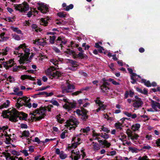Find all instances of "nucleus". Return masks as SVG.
Here are the masks:
<instances>
[{
  "mask_svg": "<svg viewBox=\"0 0 160 160\" xmlns=\"http://www.w3.org/2000/svg\"><path fill=\"white\" fill-rule=\"evenodd\" d=\"M25 47H26L25 44L23 43L22 44H21L18 47L15 48V50L17 51H19L20 48H22L24 49L23 48H25Z\"/></svg>",
  "mask_w": 160,
  "mask_h": 160,
  "instance_id": "a19ab883",
  "label": "nucleus"
},
{
  "mask_svg": "<svg viewBox=\"0 0 160 160\" xmlns=\"http://www.w3.org/2000/svg\"><path fill=\"white\" fill-rule=\"evenodd\" d=\"M64 152L63 151H61V154L59 155L60 158L62 159H65L67 157L66 154H64Z\"/></svg>",
  "mask_w": 160,
  "mask_h": 160,
  "instance_id": "f704fd0d",
  "label": "nucleus"
},
{
  "mask_svg": "<svg viewBox=\"0 0 160 160\" xmlns=\"http://www.w3.org/2000/svg\"><path fill=\"white\" fill-rule=\"evenodd\" d=\"M22 136L21 137H22V136H25L27 137H29L30 133L28 131L25 130L22 132Z\"/></svg>",
  "mask_w": 160,
  "mask_h": 160,
  "instance_id": "c756f323",
  "label": "nucleus"
},
{
  "mask_svg": "<svg viewBox=\"0 0 160 160\" xmlns=\"http://www.w3.org/2000/svg\"><path fill=\"white\" fill-rule=\"evenodd\" d=\"M33 142H37L38 144H40L41 142H42V141H41L38 137H36L35 138L34 141L33 140Z\"/></svg>",
  "mask_w": 160,
  "mask_h": 160,
  "instance_id": "6e6d98bb",
  "label": "nucleus"
},
{
  "mask_svg": "<svg viewBox=\"0 0 160 160\" xmlns=\"http://www.w3.org/2000/svg\"><path fill=\"white\" fill-rule=\"evenodd\" d=\"M90 130V129L89 127H87L85 128H82L81 130L80 131L82 132L83 133H87L88 132H89Z\"/></svg>",
  "mask_w": 160,
  "mask_h": 160,
  "instance_id": "e433bc0d",
  "label": "nucleus"
},
{
  "mask_svg": "<svg viewBox=\"0 0 160 160\" xmlns=\"http://www.w3.org/2000/svg\"><path fill=\"white\" fill-rule=\"evenodd\" d=\"M39 40L40 39H37L38 43H37V44L40 45L41 46H44L47 43L46 41H40Z\"/></svg>",
  "mask_w": 160,
  "mask_h": 160,
  "instance_id": "2f4dec72",
  "label": "nucleus"
},
{
  "mask_svg": "<svg viewBox=\"0 0 160 160\" xmlns=\"http://www.w3.org/2000/svg\"><path fill=\"white\" fill-rule=\"evenodd\" d=\"M63 101L64 102L68 103V104L65 103L63 106V107L66 109H67L68 111H70L72 108H74L76 107V103L75 102H68V99L67 98H63Z\"/></svg>",
  "mask_w": 160,
  "mask_h": 160,
  "instance_id": "6e6552de",
  "label": "nucleus"
},
{
  "mask_svg": "<svg viewBox=\"0 0 160 160\" xmlns=\"http://www.w3.org/2000/svg\"><path fill=\"white\" fill-rule=\"evenodd\" d=\"M65 52L67 54L69 55H74L75 54V52L74 51L71 50L69 48H67V51Z\"/></svg>",
  "mask_w": 160,
  "mask_h": 160,
  "instance_id": "473e14b6",
  "label": "nucleus"
},
{
  "mask_svg": "<svg viewBox=\"0 0 160 160\" xmlns=\"http://www.w3.org/2000/svg\"><path fill=\"white\" fill-rule=\"evenodd\" d=\"M23 48L24 51L25 52L24 57H26V58H28L30 54V50L28 48H26V47Z\"/></svg>",
  "mask_w": 160,
  "mask_h": 160,
  "instance_id": "a211bd4d",
  "label": "nucleus"
},
{
  "mask_svg": "<svg viewBox=\"0 0 160 160\" xmlns=\"http://www.w3.org/2000/svg\"><path fill=\"white\" fill-rule=\"evenodd\" d=\"M62 40L61 41V43H60V46L61 49H62L63 47V44H66L67 42V39L63 37H61Z\"/></svg>",
  "mask_w": 160,
  "mask_h": 160,
  "instance_id": "aec40b11",
  "label": "nucleus"
},
{
  "mask_svg": "<svg viewBox=\"0 0 160 160\" xmlns=\"http://www.w3.org/2000/svg\"><path fill=\"white\" fill-rule=\"evenodd\" d=\"M61 88L62 89V93L64 94L65 93H69L72 91V90L75 89V87L74 85L71 84H68L66 87L64 85H62L61 86Z\"/></svg>",
  "mask_w": 160,
  "mask_h": 160,
  "instance_id": "423d86ee",
  "label": "nucleus"
},
{
  "mask_svg": "<svg viewBox=\"0 0 160 160\" xmlns=\"http://www.w3.org/2000/svg\"><path fill=\"white\" fill-rule=\"evenodd\" d=\"M83 52H79L77 55V57L79 58H80L82 59L85 58V56L83 53Z\"/></svg>",
  "mask_w": 160,
  "mask_h": 160,
  "instance_id": "a18cd8bd",
  "label": "nucleus"
},
{
  "mask_svg": "<svg viewBox=\"0 0 160 160\" xmlns=\"http://www.w3.org/2000/svg\"><path fill=\"white\" fill-rule=\"evenodd\" d=\"M50 102L52 103L53 105L56 106H58L59 105L58 102L56 100H51L50 101Z\"/></svg>",
  "mask_w": 160,
  "mask_h": 160,
  "instance_id": "de8ad7c7",
  "label": "nucleus"
},
{
  "mask_svg": "<svg viewBox=\"0 0 160 160\" xmlns=\"http://www.w3.org/2000/svg\"><path fill=\"white\" fill-rule=\"evenodd\" d=\"M81 114L80 115L82 116L81 119L84 121H86L89 117L87 114L88 111L83 107L81 108Z\"/></svg>",
  "mask_w": 160,
  "mask_h": 160,
  "instance_id": "9d476101",
  "label": "nucleus"
},
{
  "mask_svg": "<svg viewBox=\"0 0 160 160\" xmlns=\"http://www.w3.org/2000/svg\"><path fill=\"white\" fill-rule=\"evenodd\" d=\"M114 66V64L113 63H111L110 65H109V67L112 70L114 71L115 70V69L113 68Z\"/></svg>",
  "mask_w": 160,
  "mask_h": 160,
  "instance_id": "338daca9",
  "label": "nucleus"
},
{
  "mask_svg": "<svg viewBox=\"0 0 160 160\" xmlns=\"http://www.w3.org/2000/svg\"><path fill=\"white\" fill-rule=\"evenodd\" d=\"M129 95V92L128 91H126L124 95V98H127L128 97Z\"/></svg>",
  "mask_w": 160,
  "mask_h": 160,
  "instance_id": "0e129e2a",
  "label": "nucleus"
},
{
  "mask_svg": "<svg viewBox=\"0 0 160 160\" xmlns=\"http://www.w3.org/2000/svg\"><path fill=\"white\" fill-rule=\"evenodd\" d=\"M14 6L16 10L22 13H25L29 9V5L26 2H24L23 5L15 4Z\"/></svg>",
  "mask_w": 160,
  "mask_h": 160,
  "instance_id": "f03ea898",
  "label": "nucleus"
},
{
  "mask_svg": "<svg viewBox=\"0 0 160 160\" xmlns=\"http://www.w3.org/2000/svg\"><path fill=\"white\" fill-rule=\"evenodd\" d=\"M28 58H26L24 57H21L19 60V62L20 64H24L25 61H28Z\"/></svg>",
  "mask_w": 160,
  "mask_h": 160,
  "instance_id": "bb28decb",
  "label": "nucleus"
},
{
  "mask_svg": "<svg viewBox=\"0 0 160 160\" xmlns=\"http://www.w3.org/2000/svg\"><path fill=\"white\" fill-rule=\"evenodd\" d=\"M12 94L13 95L15 94L18 96H21L22 95L23 92H22V91H20L19 92H18L16 93H12Z\"/></svg>",
  "mask_w": 160,
  "mask_h": 160,
  "instance_id": "13d9d810",
  "label": "nucleus"
},
{
  "mask_svg": "<svg viewBox=\"0 0 160 160\" xmlns=\"http://www.w3.org/2000/svg\"><path fill=\"white\" fill-rule=\"evenodd\" d=\"M21 152H22L25 156H27L28 155V152L27 151L25 150H23L22 151H20Z\"/></svg>",
  "mask_w": 160,
  "mask_h": 160,
  "instance_id": "680f3d73",
  "label": "nucleus"
},
{
  "mask_svg": "<svg viewBox=\"0 0 160 160\" xmlns=\"http://www.w3.org/2000/svg\"><path fill=\"white\" fill-rule=\"evenodd\" d=\"M20 78L21 79L23 80H25L26 79H28L32 81L35 80V79L33 78L32 77L30 76L27 75H21Z\"/></svg>",
  "mask_w": 160,
  "mask_h": 160,
  "instance_id": "ddd939ff",
  "label": "nucleus"
},
{
  "mask_svg": "<svg viewBox=\"0 0 160 160\" xmlns=\"http://www.w3.org/2000/svg\"><path fill=\"white\" fill-rule=\"evenodd\" d=\"M3 153L5 154V156L6 157L9 158V159H11L12 157L11 156V154L9 152L6 153L5 152H4Z\"/></svg>",
  "mask_w": 160,
  "mask_h": 160,
  "instance_id": "bf43d9fd",
  "label": "nucleus"
},
{
  "mask_svg": "<svg viewBox=\"0 0 160 160\" xmlns=\"http://www.w3.org/2000/svg\"><path fill=\"white\" fill-rule=\"evenodd\" d=\"M20 114H21V115L22 116V120L26 121L27 118L28 117V115L23 112H20Z\"/></svg>",
  "mask_w": 160,
  "mask_h": 160,
  "instance_id": "4c0bfd02",
  "label": "nucleus"
},
{
  "mask_svg": "<svg viewBox=\"0 0 160 160\" xmlns=\"http://www.w3.org/2000/svg\"><path fill=\"white\" fill-rule=\"evenodd\" d=\"M82 92L81 90V91H78L75 92H73L72 93V95L73 96H77L80 93H81Z\"/></svg>",
  "mask_w": 160,
  "mask_h": 160,
  "instance_id": "3c124183",
  "label": "nucleus"
},
{
  "mask_svg": "<svg viewBox=\"0 0 160 160\" xmlns=\"http://www.w3.org/2000/svg\"><path fill=\"white\" fill-rule=\"evenodd\" d=\"M123 113L128 117H131V113H129L126 111H123Z\"/></svg>",
  "mask_w": 160,
  "mask_h": 160,
  "instance_id": "052dcab7",
  "label": "nucleus"
},
{
  "mask_svg": "<svg viewBox=\"0 0 160 160\" xmlns=\"http://www.w3.org/2000/svg\"><path fill=\"white\" fill-rule=\"evenodd\" d=\"M1 64H2V65H3L4 67L5 68H7V66L8 65V62H1Z\"/></svg>",
  "mask_w": 160,
  "mask_h": 160,
  "instance_id": "e2e57ef3",
  "label": "nucleus"
},
{
  "mask_svg": "<svg viewBox=\"0 0 160 160\" xmlns=\"http://www.w3.org/2000/svg\"><path fill=\"white\" fill-rule=\"evenodd\" d=\"M129 150L131 151L132 153H137L138 152V149L137 148H133L131 147H129Z\"/></svg>",
  "mask_w": 160,
  "mask_h": 160,
  "instance_id": "79ce46f5",
  "label": "nucleus"
},
{
  "mask_svg": "<svg viewBox=\"0 0 160 160\" xmlns=\"http://www.w3.org/2000/svg\"><path fill=\"white\" fill-rule=\"evenodd\" d=\"M132 102H134L133 104V106L135 108H138L141 107L143 104L142 99L138 100L134 99L132 100Z\"/></svg>",
  "mask_w": 160,
  "mask_h": 160,
  "instance_id": "9b49d317",
  "label": "nucleus"
},
{
  "mask_svg": "<svg viewBox=\"0 0 160 160\" xmlns=\"http://www.w3.org/2000/svg\"><path fill=\"white\" fill-rule=\"evenodd\" d=\"M92 143L94 144L93 145V149L94 151H98L100 149V147L99 144L97 142H93Z\"/></svg>",
  "mask_w": 160,
  "mask_h": 160,
  "instance_id": "4be33fe9",
  "label": "nucleus"
},
{
  "mask_svg": "<svg viewBox=\"0 0 160 160\" xmlns=\"http://www.w3.org/2000/svg\"><path fill=\"white\" fill-rule=\"evenodd\" d=\"M62 40L61 37L59 36L58 37L57 39L55 40L56 44L59 45L60 46V43H61V41Z\"/></svg>",
  "mask_w": 160,
  "mask_h": 160,
  "instance_id": "c03bdc74",
  "label": "nucleus"
},
{
  "mask_svg": "<svg viewBox=\"0 0 160 160\" xmlns=\"http://www.w3.org/2000/svg\"><path fill=\"white\" fill-rule=\"evenodd\" d=\"M12 115L9 118V120L12 122H16L18 120H17L18 118H19V120H22V117L19 116L21 115L20 112H18L16 109H12Z\"/></svg>",
  "mask_w": 160,
  "mask_h": 160,
  "instance_id": "20e7f679",
  "label": "nucleus"
},
{
  "mask_svg": "<svg viewBox=\"0 0 160 160\" xmlns=\"http://www.w3.org/2000/svg\"><path fill=\"white\" fill-rule=\"evenodd\" d=\"M42 109L40 110L37 109L33 111L32 113H31L34 117H31V119H35V121H40L42 118H43L46 114L44 112H43L41 111Z\"/></svg>",
  "mask_w": 160,
  "mask_h": 160,
  "instance_id": "f257e3e1",
  "label": "nucleus"
},
{
  "mask_svg": "<svg viewBox=\"0 0 160 160\" xmlns=\"http://www.w3.org/2000/svg\"><path fill=\"white\" fill-rule=\"evenodd\" d=\"M11 152L13 155H16L17 156H19V154H18V152L15 150H12Z\"/></svg>",
  "mask_w": 160,
  "mask_h": 160,
  "instance_id": "774afa93",
  "label": "nucleus"
},
{
  "mask_svg": "<svg viewBox=\"0 0 160 160\" xmlns=\"http://www.w3.org/2000/svg\"><path fill=\"white\" fill-rule=\"evenodd\" d=\"M130 137V138L132 140H137L139 136L137 134L135 133L134 134H132Z\"/></svg>",
  "mask_w": 160,
  "mask_h": 160,
  "instance_id": "7c9ffc66",
  "label": "nucleus"
},
{
  "mask_svg": "<svg viewBox=\"0 0 160 160\" xmlns=\"http://www.w3.org/2000/svg\"><path fill=\"white\" fill-rule=\"evenodd\" d=\"M68 60L69 63L72 64V66L78 67V65L76 61L71 59H68Z\"/></svg>",
  "mask_w": 160,
  "mask_h": 160,
  "instance_id": "b1692460",
  "label": "nucleus"
},
{
  "mask_svg": "<svg viewBox=\"0 0 160 160\" xmlns=\"http://www.w3.org/2000/svg\"><path fill=\"white\" fill-rule=\"evenodd\" d=\"M46 20H45V19L42 18L41 21V24L44 26H46L48 25V21L50 19V17H49L47 16V17Z\"/></svg>",
  "mask_w": 160,
  "mask_h": 160,
  "instance_id": "6ab92c4d",
  "label": "nucleus"
},
{
  "mask_svg": "<svg viewBox=\"0 0 160 160\" xmlns=\"http://www.w3.org/2000/svg\"><path fill=\"white\" fill-rule=\"evenodd\" d=\"M126 133L129 138H130V136L133 134L131 131L129 129H128L127 131H126Z\"/></svg>",
  "mask_w": 160,
  "mask_h": 160,
  "instance_id": "09e8293b",
  "label": "nucleus"
},
{
  "mask_svg": "<svg viewBox=\"0 0 160 160\" xmlns=\"http://www.w3.org/2000/svg\"><path fill=\"white\" fill-rule=\"evenodd\" d=\"M122 126V124L119 122H116L115 124V126L116 128L119 129L120 130H121L122 129V128L121 127Z\"/></svg>",
  "mask_w": 160,
  "mask_h": 160,
  "instance_id": "72a5a7b5",
  "label": "nucleus"
},
{
  "mask_svg": "<svg viewBox=\"0 0 160 160\" xmlns=\"http://www.w3.org/2000/svg\"><path fill=\"white\" fill-rule=\"evenodd\" d=\"M73 8V5L72 4H70L69 5L66 7L65 8H64V9L66 11H68L70 9H72Z\"/></svg>",
  "mask_w": 160,
  "mask_h": 160,
  "instance_id": "37998d69",
  "label": "nucleus"
},
{
  "mask_svg": "<svg viewBox=\"0 0 160 160\" xmlns=\"http://www.w3.org/2000/svg\"><path fill=\"white\" fill-rule=\"evenodd\" d=\"M104 142L105 143L104 144V145L106 146L107 148L109 147L111 145L110 143L108 142V141L106 140H104Z\"/></svg>",
  "mask_w": 160,
  "mask_h": 160,
  "instance_id": "8fccbe9b",
  "label": "nucleus"
},
{
  "mask_svg": "<svg viewBox=\"0 0 160 160\" xmlns=\"http://www.w3.org/2000/svg\"><path fill=\"white\" fill-rule=\"evenodd\" d=\"M22 98H19L17 100V102L16 103V106L17 109H19L21 107L23 106L22 105Z\"/></svg>",
  "mask_w": 160,
  "mask_h": 160,
  "instance_id": "2eb2a0df",
  "label": "nucleus"
},
{
  "mask_svg": "<svg viewBox=\"0 0 160 160\" xmlns=\"http://www.w3.org/2000/svg\"><path fill=\"white\" fill-rule=\"evenodd\" d=\"M80 144V142L79 143L78 142H76L75 143H73L70 146H68V148H75L77 147L78 145H79Z\"/></svg>",
  "mask_w": 160,
  "mask_h": 160,
  "instance_id": "c85d7f7f",
  "label": "nucleus"
},
{
  "mask_svg": "<svg viewBox=\"0 0 160 160\" xmlns=\"http://www.w3.org/2000/svg\"><path fill=\"white\" fill-rule=\"evenodd\" d=\"M46 73L47 74L49 75L50 77H52V79L53 78H58L59 77H60L62 75L61 72L57 71H56L54 72L52 71L51 69L49 68L47 70Z\"/></svg>",
  "mask_w": 160,
  "mask_h": 160,
  "instance_id": "39448f33",
  "label": "nucleus"
},
{
  "mask_svg": "<svg viewBox=\"0 0 160 160\" xmlns=\"http://www.w3.org/2000/svg\"><path fill=\"white\" fill-rule=\"evenodd\" d=\"M151 106L152 108L155 110L156 112L158 111V110L157 108H158L160 109V104L159 102H157L151 100Z\"/></svg>",
  "mask_w": 160,
  "mask_h": 160,
  "instance_id": "f8f14e48",
  "label": "nucleus"
},
{
  "mask_svg": "<svg viewBox=\"0 0 160 160\" xmlns=\"http://www.w3.org/2000/svg\"><path fill=\"white\" fill-rule=\"evenodd\" d=\"M66 123L65 126L66 127H67L68 128V127H70L69 130H70L73 128L74 130H75L76 127H77L79 123V122L75 118L69 119L67 121Z\"/></svg>",
  "mask_w": 160,
  "mask_h": 160,
  "instance_id": "7ed1b4c3",
  "label": "nucleus"
},
{
  "mask_svg": "<svg viewBox=\"0 0 160 160\" xmlns=\"http://www.w3.org/2000/svg\"><path fill=\"white\" fill-rule=\"evenodd\" d=\"M141 83H144V85L148 87L151 86V83L149 81H147L144 79H142L141 80Z\"/></svg>",
  "mask_w": 160,
  "mask_h": 160,
  "instance_id": "dca6fc26",
  "label": "nucleus"
},
{
  "mask_svg": "<svg viewBox=\"0 0 160 160\" xmlns=\"http://www.w3.org/2000/svg\"><path fill=\"white\" fill-rule=\"evenodd\" d=\"M60 116V114L57 115L56 116L58 122L60 123H62L64 120L63 119H62Z\"/></svg>",
  "mask_w": 160,
  "mask_h": 160,
  "instance_id": "ea45409f",
  "label": "nucleus"
},
{
  "mask_svg": "<svg viewBox=\"0 0 160 160\" xmlns=\"http://www.w3.org/2000/svg\"><path fill=\"white\" fill-rule=\"evenodd\" d=\"M100 136L105 139H107L109 138V135L108 134L104 133V134H103L102 133Z\"/></svg>",
  "mask_w": 160,
  "mask_h": 160,
  "instance_id": "49530a36",
  "label": "nucleus"
},
{
  "mask_svg": "<svg viewBox=\"0 0 160 160\" xmlns=\"http://www.w3.org/2000/svg\"><path fill=\"white\" fill-rule=\"evenodd\" d=\"M22 105L25 106L30 108L32 107L31 103H30L31 99L29 97H28L26 96H24L22 98Z\"/></svg>",
  "mask_w": 160,
  "mask_h": 160,
  "instance_id": "1a4fd4ad",
  "label": "nucleus"
},
{
  "mask_svg": "<svg viewBox=\"0 0 160 160\" xmlns=\"http://www.w3.org/2000/svg\"><path fill=\"white\" fill-rule=\"evenodd\" d=\"M101 129L103 131L106 132L107 133H108L110 132V130L108 128L105 127L103 126H102Z\"/></svg>",
  "mask_w": 160,
  "mask_h": 160,
  "instance_id": "c9c22d12",
  "label": "nucleus"
},
{
  "mask_svg": "<svg viewBox=\"0 0 160 160\" xmlns=\"http://www.w3.org/2000/svg\"><path fill=\"white\" fill-rule=\"evenodd\" d=\"M50 40L49 42L51 44H53L54 43L56 37L55 36H50Z\"/></svg>",
  "mask_w": 160,
  "mask_h": 160,
  "instance_id": "cd10ccee",
  "label": "nucleus"
},
{
  "mask_svg": "<svg viewBox=\"0 0 160 160\" xmlns=\"http://www.w3.org/2000/svg\"><path fill=\"white\" fill-rule=\"evenodd\" d=\"M100 88L102 92L105 93L107 92L110 89L108 87L102 84Z\"/></svg>",
  "mask_w": 160,
  "mask_h": 160,
  "instance_id": "f3484780",
  "label": "nucleus"
},
{
  "mask_svg": "<svg viewBox=\"0 0 160 160\" xmlns=\"http://www.w3.org/2000/svg\"><path fill=\"white\" fill-rule=\"evenodd\" d=\"M39 6L38 8V10L43 14H45L49 11L48 6L43 3L38 2L37 3Z\"/></svg>",
  "mask_w": 160,
  "mask_h": 160,
  "instance_id": "0eeeda50",
  "label": "nucleus"
},
{
  "mask_svg": "<svg viewBox=\"0 0 160 160\" xmlns=\"http://www.w3.org/2000/svg\"><path fill=\"white\" fill-rule=\"evenodd\" d=\"M7 113H10V115H12V109L11 110V111L9 110V109L8 110H4L2 111V115L3 116H7Z\"/></svg>",
  "mask_w": 160,
  "mask_h": 160,
  "instance_id": "5701e85b",
  "label": "nucleus"
},
{
  "mask_svg": "<svg viewBox=\"0 0 160 160\" xmlns=\"http://www.w3.org/2000/svg\"><path fill=\"white\" fill-rule=\"evenodd\" d=\"M8 79H9V81L10 82H12V81H14V78H12V77L11 76H9L8 77V78L7 79V80L8 81Z\"/></svg>",
  "mask_w": 160,
  "mask_h": 160,
  "instance_id": "5fc2aeb1",
  "label": "nucleus"
},
{
  "mask_svg": "<svg viewBox=\"0 0 160 160\" xmlns=\"http://www.w3.org/2000/svg\"><path fill=\"white\" fill-rule=\"evenodd\" d=\"M11 28L13 31L16 32L18 34H21L22 31L20 29H19L18 28L14 27H11Z\"/></svg>",
  "mask_w": 160,
  "mask_h": 160,
  "instance_id": "a878e982",
  "label": "nucleus"
},
{
  "mask_svg": "<svg viewBox=\"0 0 160 160\" xmlns=\"http://www.w3.org/2000/svg\"><path fill=\"white\" fill-rule=\"evenodd\" d=\"M100 99V97H97V99L95 100V103L98 104L99 106H101L102 104V102L99 100Z\"/></svg>",
  "mask_w": 160,
  "mask_h": 160,
  "instance_id": "58836bf2",
  "label": "nucleus"
},
{
  "mask_svg": "<svg viewBox=\"0 0 160 160\" xmlns=\"http://www.w3.org/2000/svg\"><path fill=\"white\" fill-rule=\"evenodd\" d=\"M140 125L139 124L136 123L133 125L132 126V129L134 131L138 130L140 128Z\"/></svg>",
  "mask_w": 160,
  "mask_h": 160,
  "instance_id": "412c9836",
  "label": "nucleus"
},
{
  "mask_svg": "<svg viewBox=\"0 0 160 160\" xmlns=\"http://www.w3.org/2000/svg\"><path fill=\"white\" fill-rule=\"evenodd\" d=\"M10 102L9 100H7L5 102L0 105V109H2L4 108H7L9 107Z\"/></svg>",
  "mask_w": 160,
  "mask_h": 160,
  "instance_id": "4468645a",
  "label": "nucleus"
},
{
  "mask_svg": "<svg viewBox=\"0 0 160 160\" xmlns=\"http://www.w3.org/2000/svg\"><path fill=\"white\" fill-rule=\"evenodd\" d=\"M57 15L61 18H64L66 17L67 14L66 12H62L58 13Z\"/></svg>",
  "mask_w": 160,
  "mask_h": 160,
  "instance_id": "393cba45",
  "label": "nucleus"
},
{
  "mask_svg": "<svg viewBox=\"0 0 160 160\" xmlns=\"http://www.w3.org/2000/svg\"><path fill=\"white\" fill-rule=\"evenodd\" d=\"M78 102L79 104V105H81L85 102V100H84V99H80L78 101Z\"/></svg>",
  "mask_w": 160,
  "mask_h": 160,
  "instance_id": "69168bd1",
  "label": "nucleus"
},
{
  "mask_svg": "<svg viewBox=\"0 0 160 160\" xmlns=\"http://www.w3.org/2000/svg\"><path fill=\"white\" fill-rule=\"evenodd\" d=\"M20 126L22 128L27 129L28 128V125L24 123L21 124Z\"/></svg>",
  "mask_w": 160,
  "mask_h": 160,
  "instance_id": "603ef678",
  "label": "nucleus"
},
{
  "mask_svg": "<svg viewBox=\"0 0 160 160\" xmlns=\"http://www.w3.org/2000/svg\"><path fill=\"white\" fill-rule=\"evenodd\" d=\"M13 38L16 40H20V38L18 35L16 34H14L13 36Z\"/></svg>",
  "mask_w": 160,
  "mask_h": 160,
  "instance_id": "4d7b16f0",
  "label": "nucleus"
},
{
  "mask_svg": "<svg viewBox=\"0 0 160 160\" xmlns=\"http://www.w3.org/2000/svg\"><path fill=\"white\" fill-rule=\"evenodd\" d=\"M121 138H119V139L121 141H123L124 139L126 138V136L123 134V133H121Z\"/></svg>",
  "mask_w": 160,
  "mask_h": 160,
  "instance_id": "864d4df0",
  "label": "nucleus"
}]
</instances>
